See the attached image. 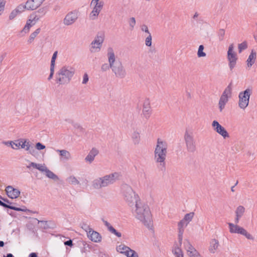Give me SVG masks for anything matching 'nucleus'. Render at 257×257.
I'll return each mask as SVG.
<instances>
[{
    "label": "nucleus",
    "instance_id": "aec40b11",
    "mask_svg": "<svg viewBox=\"0 0 257 257\" xmlns=\"http://www.w3.org/2000/svg\"><path fill=\"white\" fill-rule=\"evenodd\" d=\"M103 7V6L100 5L99 6L94 5L93 10L89 15L90 19L92 20H96L102 10Z\"/></svg>",
    "mask_w": 257,
    "mask_h": 257
},
{
    "label": "nucleus",
    "instance_id": "6ab92c4d",
    "mask_svg": "<svg viewBox=\"0 0 257 257\" xmlns=\"http://www.w3.org/2000/svg\"><path fill=\"white\" fill-rule=\"evenodd\" d=\"M188 224L187 223L186 221H184L183 219L179 222L178 224L179 232L178 239L180 244L182 243L183 234L184 232V228L187 226Z\"/></svg>",
    "mask_w": 257,
    "mask_h": 257
},
{
    "label": "nucleus",
    "instance_id": "412c9836",
    "mask_svg": "<svg viewBox=\"0 0 257 257\" xmlns=\"http://www.w3.org/2000/svg\"><path fill=\"white\" fill-rule=\"evenodd\" d=\"M56 152L59 153L61 161H68L71 159L70 153L66 150H56Z\"/></svg>",
    "mask_w": 257,
    "mask_h": 257
},
{
    "label": "nucleus",
    "instance_id": "052dcab7",
    "mask_svg": "<svg viewBox=\"0 0 257 257\" xmlns=\"http://www.w3.org/2000/svg\"><path fill=\"white\" fill-rule=\"evenodd\" d=\"M134 250L131 249L130 248V249H128L125 253L124 254L127 257H130L131 255V253L132 252H131V251H133Z\"/></svg>",
    "mask_w": 257,
    "mask_h": 257
},
{
    "label": "nucleus",
    "instance_id": "774afa93",
    "mask_svg": "<svg viewBox=\"0 0 257 257\" xmlns=\"http://www.w3.org/2000/svg\"><path fill=\"white\" fill-rule=\"evenodd\" d=\"M4 257H14V256L12 253H8L7 256H4Z\"/></svg>",
    "mask_w": 257,
    "mask_h": 257
},
{
    "label": "nucleus",
    "instance_id": "f3484780",
    "mask_svg": "<svg viewBox=\"0 0 257 257\" xmlns=\"http://www.w3.org/2000/svg\"><path fill=\"white\" fill-rule=\"evenodd\" d=\"M5 190L8 197L12 199L17 198L20 195V190L12 186H7Z\"/></svg>",
    "mask_w": 257,
    "mask_h": 257
},
{
    "label": "nucleus",
    "instance_id": "4d7b16f0",
    "mask_svg": "<svg viewBox=\"0 0 257 257\" xmlns=\"http://www.w3.org/2000/svg\"><path fill=\"white\" fill-rule=\"evenodd\" d=\"M36 148L38 150H41L44 149L45 146L40 143H37L36 144Z\"/></svg>",
    "mask_w": 257,
    "mask_h": 257
},
{
    "label": "nucleus",
    "instance_id": "5fc2aeb1",
    "mask_svg": "<svg viewBox=\"0 0 257 257\" xmlns=\"http://www.w3.org/2000/svg\"><path fill=\"white\" fill-rule=\"evenodd\" d=\"M88 80H89L88 75L86 73H85L84 74V75L83 76V80H82V83L83 84H86V83H87Z\"/></svg>",
    "mask_w": 257,
    "mask_h": 257
},
{
    "label": "nucleus",
    "instance_id": "a18cd8bd",
    "mask_svg": "<svg viewBox=\"0 0 257 257\" xmlns=\"http://www.w3.org/2000/svg\"><path fill=\"white\" fill-rule=\"evenodd\" d=\"M47 13V9L43 7L39 9L35 13H37L40 15V17H42L44 16Z\"/></svg>",
    "mask_w": 257,
    "mask_h": 257
},
{
    "label": "nucleus",
    "instance_id": "58836bf2",
    "mask_svg": "<svg viewBox=\"0 0 257 257\" xmlns=\"http://www.w3.org/2000/svg\"><path fill=\"white\" fill-rule=\"evenodd\" d=\"M231 93V84H229L224 90L221 96L226 97L228 99V97L230 96Z\"/></svg>",
    "mask_w": 257,
    "mask_h": 257
},
{
    "label": "nucleus",
    "instance_id": "bb28decb",
    "mask_svg": "<svg viewBox=\"0 0 257 257\" xmlns=\"http://www.w3.org/2000/svg\"><path fill=\"white\" fill-rule=\"evenodd\" d=\"M103 222L105 226L107 227L108 230L112 233L115 234L116 236L120 237L121 236V233L117 232L111 225L106 220H103Z\"/></svg>",
    "mask_w": 257,
    "mask_h": 257
},
{
    "label": "nucleus",
    "instance_id": "473e14b6",
    "mask_svg": "<svg viewBox=\"0 0 257 257\" xmlns=\"http://www.w3.org/2000/svg\"><path fill=\"white\" fill-rule=\"evenodd\" d=\"M245 212V208L241 205L238 206L235 211V216L241 217Z\"/></svg>",
    "mask_w": 257,
    "mask_h": 257
},
{
    "label": "nucleus",
    "instance_id": "6e6d98bb",
    "mask_svg": "<svg viewBox=\"0 0 257 257\" xmlns=\"http://www.w3.org/2000/svg\"><path fill=\"white\" fill-rule=\"evenodd\" d=\"M6 2L4 1H0V15H2V13L4 11Z\"/></svg>",
    "mask_w": 257,
    "mask_h": 257
},
{
    "label": "nucleus",
    "instance_id": "20e7f679",
    "mask_svg": "<svg viewBox=\"0 0 257 257\" xmlns=\"http://www.w3.org/2000/svg\"><path fill=\"white\" fill-rule=\"evenodd\" d=\"M121 175L117 172L110 173L94 179L91 182L93 189L100 190L106 188L120 179Z\"/></svg>",
    "mask_w": 257,
    "mask_h": 257
},
{
    "label": "nucleus",
    "instance_id": "393cba45",
    "mask_svg": "<svg viewBox=\"0 0 257 257\" xmlns=\"http://www.w3.org/2000/svg\"><path fill=\"white\" fill-rule=\"evenodd\" d=\"M28 168H30L31 167H33L34 168H36L42 172H44L46 170L47 167L45 164H37L34 162H31L30 164L27 166Z\"/></svg>",
    "mask_w": 257,
    "mask_h": 257
},
{
    "label": "nucleus",
    "instance_id": "79ce46f5",
    "mask_svg": "<svg viewBox=\"0 0 257 257\" xmlns=\"http://www.w3.org/2000/svg\"><path fill=\"white\" fill-rule=\"evenodd\" d=\"M247 47V43L246 42H243L239 44H238V52L240 53L243 50L246 49Z\"/></svg>",
    "mask_w": 257,
    "mask_h": 257
},
{
    "label": "nucleus",
    "instance_id": "7ed1b4c3",
    "mask_svg": "<svg viewBox=\"0 0 257 257\" xmlns=\"http://www.w3.org/2000/svg\"><path fill=\"white\" fill-rule=\"evenodd\" d=\"M107 57L108 62L110 65V69L116 78H124L126 75V72L122 62L120 60L116 61V56L114 50L112 47L107 49Z\"/></svg>",
    "mask_w": 257,
    "mask_h": 257
},
{
    "label": "nucleus",
    "instance_id": "f8f14e48",
    "mask_svg": "<svg viewBox=\"0 0 257 257\" xmlns=\"http://www.w3.org/2000/svg\"><path fill=\"white\" fill-rule=\"evenodd\" d=\"M184 140L188 152L194 153L196 150V147L193 136L188 132H186L184 135Z\"/></svg>",
    "mask_w": 257,
    "mask_h": 257
},
{
    "label": "nucleus",
    "instance_id": "7c9ffc66",
    "mask_svg": "<svg viewBox=\"0 0 257 257\" xmlns=\"http://www.w3.org/2000/svg\"><path fill=\"white\" fill-rule=\"evenodd\" d=\"M66 181L71 185H76L80 184V181L73 175H71L68 177L66 179Z\"/></svg>",
    "mask_w": 257,
    "mask_h": 257
},
{
    "label": "nucleus",
    "instance_id": "e433bc0d",
    "mask_svg": "<svg viewBox=\"0 0 257 257\" xmlns=\"http://www.w3.org/2000/svg\"><path fill=\"white\" fill-rule=\"evenodd\" d=\"M194 216V213L192 212H190L189 213H187L185 215L183 220L184 221H186L187 223H189L190 221H192L193 217Z\"/></svg>",
    "mask_w": 257,
    "mask_h": 257
},
{
    "label": "nucleus",
    "instance_id": "c03bdc74",
    "mask_svg": "<svg viewBox=\"0 0 257 257\" xmlns=\"http://www.w3.org/2000/svg\"><path fill=\"white\" fill-rule=\"evenodd\" d=\"M152 37L151 33H149L148 36L145 39V44L147 46L150 47L152 46Z\"/></svg>",
    "mask_w": 257,
    "mask_h": 257
},
{
    "label": "nucleus",
    "instance_id": "f704fd0d",
    "mask_svg": "<svg viewBox=\"0 0 257 257\" xmlns=\"http://www.w3.org/2000/svg\"><path fill=\"white\" fill-rule=\"evenodd\" d=\"M40 31H41L40 28H38L37 29H36L35 31V32L32 33L31 34V35L30 36V37H29V39L28 42L29 43H31L34 41L35 38L37 37V36L40 33Z\"/></svg>",
    "mask_w": 257,
    "mask_h": 257
},
{
    "label": "nucleus",
    "instance_id": "72a5a7b5",
    "mask_svg": "<svg viewBox=\"0 0 257 257\" xmlns=\"http://www.w3.org/2000/svg\"><path fill=\"white\" fill-rule=\"evenodd\" d=\"M15 10L20 14L22 12H23L25 10H30V9L29 7L28 8L27 6V3H26L25 5L23 4H20L17 7V8L15 9Z\"/></svg>",
    "mask_w": 257,
    "mask_h": 257
},
{
    "label": "nucleus",
    "instance_id": "4be33fe9",
    "mask_svg": "<svg viewBox=\"0 0 257 257\" xmlns=\"http://www.w3.org/2000/svg\"><path fill=\"white\" fill-rule=\"evenodd\" d=\"M99 152L96 148H92L85 158V161L91 164L94 160V158L98 154Z\"/></svg>",
    "mask_w": 257,
    "mask_h": 257
},
{
    "label": "nucleus",
    "instance_id": "0e129e2a",
    "mask_svg": "<svg viewBox=\"0 0 257 257\" xmlns=\"http://www.w3.org/2000/svg\"><path fill=\"white\" fill-rule=\"evenodd\" d=\"M190 257H201L200 254L198 253V252H197L196 253L192 254Z\"/></svg>",
    "mask_w": 257,
    "mask_h": 257
},
{
    "label": "nucleus",
    "instance_id": "f257e3e1",
    "mask_svg": "<svg viewBox=\"0 0 257 257\" xmlns=\"http://www.w3.org/2000/svg\"><path fill=\"white\" fill-rule=\"evenodd\" d=\"M133 212L135 217L142 222L145 226L151 228L153 226L152 215L147 205L141 201L136 202L134 208H133Z\"/></svg>",
    "mask_w": 257,
    "mask_h": 257
},
{
    "label": "nucleus",
    "instance_id": "2f4dec72",
    "mask_svg": "<svg viewBox=\"0 0 257 257\" xmlns=\"http://www.w3.org/2000/svg\"><path fill=\"white\" fill-rule=\"evenodd\" d=\"M34 25V23H33L32 24V21H31V20H29L27 22V24L26 25H25V27L23 28V29L21 31V33L22 34V33H25V34H26L27 33H28V32L29 31V30L30 29V28Z\"/></svg>",
    "mask_w": 257,
    "mask_h": 257
},
{
    "label": "nucleus",
    "instance_id": "5701e85b",
    "mask_svg": "<svg viewBox=\"0 0 257 257\" xmlns=\"http://www.w3.org/2000/svg\"><path fill=\"white\" fill-rule=\"evenodd\" d=\"M133 143L134 145H139L141 141L140 132L135 130L133 132L131 136Z\"/></svg>",
    "mask_w": 257,
    "mask_h": 257
},
{
    "label": "nucleus",
    "instance_id": "864d4df0",
    "mask_svg": "<svg viewBox=\"0 0 257 257\" xmlns=\"http://www.w3.org/2000/svg\"><path fill=\"white\" fill-rule=\"evenodd\" d=\"M90 5H96V6H99L100 5L101 6H103L104 2L101 1H100V0H92Z\"/></svg>",
    "mask_w": 257,
    "mask_h": 257
},
{
    "label": "nucleus",
    "instance_id": "cd10ccee",
    "mask_svg": "<svg viewBox=\"0 0 257 257\" xmlns=\"http://www.w3.org/2000/svg\"><path fill=\"white\" fill-rule=\"evenodd\" d=\"M0 205L4 207L5 208H9V209H13V210H14L16 211H18L26 212L27 210V209H26L25 208H21L17 207L8 205V204L5 203L4 202H2L1 200H0Z\"/></svg>",
    "mask_w": 257,
    "mask_h": 257
},
{
    "label": "nucleus",
    "instance_id": "49530a36",
    "mask_svg": "<svg viewBox=\"0 0 257 257\" xmlns=\"http://www.w3.org/2000/svg\"><path fill=\"white\" fill-rule=\"evenodd\" d=\"M57 54H58L57 51H55L53 53L52 57V59H51V65H50L51 67H55V60H56V59L57 56Z\"/></svg>",
    "mask_w": 257,
    "mask_h": 257
},
{
    "label": "nucleus",
    "instance_id": "1a4fd4ad",
    "mask_svg": "<svg viewBox=\"0 0 257 257\" xmlns=\"http://www.w3.org/2000/svg\"><path fill=\"white\" fill-rule=\"evenodd\" d=\"M105 35L103 32H99L95 36L94 40L91 42V52H97L100 51L102 44L104 41Z\"/></svg>",
    "mask_w": 257,
    "mask_h": 257
},
{
    "label": "nucleus",
    "instance_id": "338daca9",
    "mask_svg": "<svg viewBox=\"0 0 257 257\" xmlns=\"http://www.w3.org/2000/svg\"><path fill=\"white\" fill-rule=\"evenodd\" d=\"M198 14L197 13H195V14L194 15L193 17V18L194 19H196L198 17Z\"/></svg>",
    "mask_w": 257,
    "mask_h": 257
},
{
    "label": "nucleus",
    "instance_id": "0eeeda50",
    "mask_svg": "<svg viewBox=\"0 0 257 257\" xmlns=\"http://www.w3.org/2000/svg\"><path fill=\"white\" fill-rule=\"evenodd\" d=\"M251 92V89L247 88L239 93L238 106L241 109H244L248 106Z\"/></svg>",
    "mask_w": 257,
    "mask_h": 257
},
{
    "label": "nucleus",
    "instance_id": "a878e982",
    "mask_svg": "<svg viewBox=\"0 0 257 257\" xmlns=\"http://www.w3.org/2000/svg\"><path fill=\"white\" fill-rule=\"evenodd\" d=\"M256 57V53L253 50H252L247 59V65L248 67H250L255 62Z\"/></svg>",
    "mask_w": 257,
    "mask_h": 257
},
{
    "label": "nucleus",
    "instance_id": "6e6552de",
    "mask_svg": "<svg viewBox=\"0 0 257 257\" xmlns=\"http://www.w3.org/2000/svg\"><path fill=\"white\" fill-rule=\"evenodd\" d=\"M229 232L231 233L240 234L245 236L248 239L253 240V237L249 233H248L244 228L239 226L237 224L232 223H228Z\"/></svg>",
    "mask_w": 257,
    "mask_h": 257
},
{
    "label": "nucleus",
    "instance_id": "a19ab883",
    "mask_svg": "<svg viewBox=\"0 0 257 257\" xmlns=\"http://www.w3.org/2000/svg\"><path fill=\"white\" fill-rule=\"evenodd\" d=\"M204 48V46L202 45H201L199 46L198 50L197 52V56L198 57H203L206 56V53L203 52Z\"/></svg>",
    "mask_w": 257,
    "mask_h": 257
},
{
    "label": "nucleus",
    "instance_id": "ddd939ff",
    "mask_svg": "<svg viewBox=\"0 0 257 257\" xmlns=\"http://www.w3.org/2000/svg\"><path fill=\"white\" fill-rule=\"evenodd\" d=\"M233 44H231L229 45L227 51V59L229 61V66L231 70L235 67L237 59L236 53L233 51Z\"/></svg>",
    "mask_w": 257,
    "mask_h": 257
},
{
    "label": "nucleus",
    "instance_id": "09e8293b",
    "mask_svg": "<svg viewBox=\"0 0 257 257\" xmlns=\"http://www.w3.org/2000/svg\"><path fill=\"white\" fill-rule=\"evenodd\" d=\"M36 13H35V14H32L30 16V17H31L30 20H31V21H32V24L34 23V24L36 23V22L38 21L39 20L40 18H41V17H40L39 15H36Z\"/></svg>",
    "mask_w": 257,
    "mask_h": 257
},
{
    "label": "nucleus",
    "instance_id": "8fccbe9b",
    "mask_svg": "<svg viewBox=\"0 0 257 257\" xmlns=\"http://www.w3.org/2000/svg\"><path fill=\"white\" fill-rule=\"evenodd\" d=\"M110 68V65L109 63H108V64L104 63L101 66V70L102 72H106L107 70H108Z\"/></svg>",
    "mask_w": 257,
    "mask_h": 257
},
{
    "label": "nucleus",
    "instance_id": "423d86ee",
    "mask_svg": "<svg viewBox=\"0 0 257 257\" xmlns=\"http://www.w3.org/2000/svg\"><path fill=\"white\" fill-rule=\"evenodd\" d=\"M123 193L124 199L130 206H133L136 202L141 201L132 187L128 185H125L123 186Z\"/></svg>",
    "mask_w": 257,
    "mask_h": 257
},
{
    "label": "nucleus",
    "instance_id": "dca6fc26",
    "mask_svg": "<svg viewBox=\"0 0 257 257\" xmlns=\"http://www.w3.org/2000/svg\"><path fill=\"white\" fill-rule=\"evenodd\" d=\"M151 114V109L150 106V101L148 98H146L143 103L142 115L146 119H148Z\"/></svg>",
    "mask_w": 257,
    "mask_h": 257
},
{
    "label": "nucleus",
    "instance_id": "c756f323",
    "mask_svg": "<svg viewBox=\"0 0 257 257\" xmlns=\"http://www.w3.org/2000/svg\"><path fill=\"white\" fill-rule=\"evenodd\" d=\"M228 100V99L226 97H224V96H221L218 103L220 112H221L224 108L225 105L226 103L227 102Z\"/></svg>",
    "mask_w": 257,
    "mask_h": 257
},
{
    "label": "nucleus",
    "instance_id": "13d9d810",
    "mask_svg": "<svg viewBox=\"0 0 257 257\" xmlns=\"http://www.w3.org/2000/svg\"><path fill=\"white\" fill-rule=\"evenodd\" d=\"M54 69H55V67L50 66V73L48 78V80H51L53 78L54 73Z\"/></svg>",
    "mask_w": 257,
    "mask_h": 257
},
{
    "label": "nucleus",
    "instance_id": "2eb2a0df",
    "mask_svg": "<svg viewBox=\"0 0 257 257\" xmlns=\"http://www.w3.org/2000/svg\"><path fill=\"white\" fill-rule=\"evenodd\" d=\"M212 126L215 131L222 136L224 139L229 137V135L224 127L221 125L216 120H213Z\"/></svg>",
    "mask_w": 257,
    "mask_h": 257
},
{
    "label": "nucleus",
    "instance_id": "4468645a",
    "mask_svg": "<svg viewBox=\"0 0 257 257\" xmlns=\"http://www.w3.org/2000/svg\"><path fill=\"white\" fill-rule=\"evenodd\" d=\"M87 232V237L92 241L94 242H99L101 240V235L97 231L93 230L92 228L87 226L85 229Z\"/></svg>",
    "mask_w": 257,
    "mask_h": 257
},
{
    "label": "nucleus",
    "instance_id": "ea45409f",
    "mask_svg": "<svg viewBox=\"0 0 257 257\" xmlns=\"http://www.w3.org/2000/svg\"><path fill=\"white\" fill-rule=\"evenodd\" d=\"M44 172H45L47 177L50 179L55 180L57 179L58 178L57 176L54 173L49 170L47 168H46V170Z\"/></svg>",
    "mask_w": 257,
    "mask_h": 257
},
{
    "label": "nucleus",
    "instance_id": "c9c22d12",
    "mask_svg": "<svg viewBox=\"0 0 257 257\" xmlns=\"http://www.w3.org/2000/svg\"><path fill=\"white\" fill-rule=\"evenodd\" d=\"M172 252L176 257H183V252L181 249L179 247H175Z\"/></svg>",
    "mask_w": 257,
    "mask_h": 257
},
{
    "label": "nucleus",
    "instance_id": "603ef678",
    "mask_svg": "<svg viewBox=\"0 0 257 257\" xmlns=\"http://www.w3.org/2000/svg\"><path fill=\"white\" fill-rule=\"evenodd\" d=\"M225 35V30L224 29H220L218 32V37L220 41H222Z\"/></svg>",
    "mask_w": 257,
    "mask_h": 257
},
{
    "label": "nucleus",
    "instance_id": "69168bd1",
    "mask_svg": "<svg viewBox=\"0 0 257 257\" xmlns=\"http://www.w3.org/2000/svg\"><path fill=\"white\" fill-rule=\"evenodd\" d=\"M29 257H37V255L36 253L33 252L30 253Z\"/></svg>",
    "mask_w": 257,
    "mask_h": 257
},
{
    "label": "nucleus",
    "instance_id": "39448f33",
    "mask_svg": "<svg viewBox=\"0 0 257 257\" xmlns=\"http://www.w3.org/2000/svg\"><path fill=\"white\" fill-rule=\"evenodd\" d=\"M75 74V69L70 66H63L56 73L55 76L56 83L60 85L68 84Z\"/></svg>",
    "mask_w": 257,
    "mask_h": 257
},
{
    "label": "nucleus",
    "instance_id": "680f3d73",
    "mask_svg": "<svg viewBox=\"0 0 257 257\" xmlns=\"http://www.w3.org/2000/svg\"><path fill=\"white\" fill-rule=\"evenodd\" d=\"M132 252L131 255L130 257H139L138 253L135 251H131Z\"/></svg>",
    "mask_w": 257,
    "mask_h": 257
},
{
    "label": "nucleus",
    "instance_id": "9b49d317",
    "mask_svg": "<svg viewBox=\"0 0 257 257\" xmlns=\"http://www.w3.org/2000/svg\"><path fill=\"white\" fill-rule=\"evenodd\" d=\"M79 16L78 10H73L68 13L63 19V24L65 26H70L75 23Z\"/></svg>",
    "mask_w": 257,
    "mask_h": 257
},
{
    "label": "nucleus",
    "instance_id": "f03ea898",
    "mask_svg": "<svg viewBox=\"0 0 257 257\" xmlns=\"http://www.w3.org/2000/svg\"><path fill=\"white\" fill-rule=\"evenodd\" d=\"M168 145L167 142L161 138H158L154 150V160L158 164V167L161 171L166 169V159L168 153Z\"/></svg>",
    "mask_w": 257,
    "mask_h": 257
},
{
    "label": "nucleus",
    "instance_id": "3c124183",
    "mask_svg": "<svg viewBox=\"0 0 257 257\" xmlns=\"http://www.w3.org/2000/svg\"><path fill=\"white\" fill-rule=\"evenodd\" d=\"M140 28H141V30L142 31L145 32L148 35H149V33H150V32L149 30L148 27L146 25H145V24L142 25L140 27Z\"/></svg>",
    "mask_w": 257,
    "mask_h": 257
},
{
    "label": "nucleus",
    "instance_id": "a211bd4d",
    "mask_svg": "<svg viewBox=\"0 0 257 257\" xmlns=\"http://www.w3.org/2000/svg\"><path fill=\"white\" fill-rule=\"evenodd\" d=\"M45 0H28L26 2L27 3L28 8L30 9V11L36 10L39 8Z\"/></svg>",
    "mask_w": 257,
    "mask_h": 257
},
{
    "label": "nucleus",
    "instance_id": "de8ad7c7",
    "mask_svg": "<svg viewBox=\"0 0 257 257\" xmlns=\"http://www.w3.org/2000/svg\"><path fill=\"white\" fill-rule=\"evenodd\" d=\"M20 14L15 10V9L13 10L9 15V19L10 20H13L18 15Z\"/></svg>",
    "mask_w": 257,
    "mask_h": 257
},
{
    "label": "nucleus",
    "instance_id": "b1692460",
    "mask_svg": "<svg viewBox=\"0 0 257 257\" xmlns=\"http://www.w3.org/2000/svg\"><path fill=\"white\" fill-rule=\"evenodd\" d=\"M219 241L213 239L210 241V245L209 246V251L212 253H214L219 246Z\"/></svg>",
    "mask_w": 257,
    "mask_h": 257
},
{
    "label": "nucleus",
    "instance_id": "e2e57ef3",
    "mask_svg": "<svg viewBox=\"0 0 257 257\" xmlns=\"http://www.w3.org/2000/svg\"><path fill=\"white\" fill-rule=\"evenodd\" d=\"M240 217H239V216H235V219H234V222H235V224H237L238 223H239V220L240 219Z\"/></svg>",
    "mask_w": 257,
    "mask_h": 257
},
{
    "label": "nucleus",
    "instance_id": "c85d7f7f",
    "mask_svg": "<svg viewBox=\"0 0 257 257\" xmlns=\"http://www.w3.org/2000/svg\"><path fill=\"white\" fill-rule=\"evenodd\" d=\"M185 248L189 256L198 252L189 241L187 242Z\"/></svg>",
    "mask_w": 257,
    "mask_h": 257
},
{
    "label": "nucleus",
    "instance_id": "37998d69",
    "mask_svg": "<svg viewBox=\"0 0 257 257\" xmlns=\"http://www.w3.org/2000/svg\"><path fill=\"white\" fill-rule=\"evenodd\" d=\"M136 24V19L134 17L131 18L128 20V24L131 30H133Z\"/></svg>",
    "mask_w": 257,
    "mask_h": 257
},
{
    "label": "nucleus",
    "instance_id": "4c0bfd02",
    "mask_svg": "<svg viewBox=\"0 0 257 257\" xmlns=\"http://www.w3.org/2000/svg\"><path fill=\"white\" fill-rule=\"evenodd\" d=\"M116 249H117V251H119L121 253H123L124 254L125 253L126 251L128 249H130V247L127 246H125L124 244H120V245H118V246H117Z\"/></svg>",
    "mask_w": 257,
    "mask_h": 257
},
{
    "label": "nucleus",
    "instance_id": "bf43d9fd",
    "mask_svg": "<svg viewBox=\"0 0 257 257\" xmlns=\"http://www.w3.org/2000/svg\"><path fill=\"white\" fill-rule=\"evenodd\" d=\"M64 244L65 245H68V246H72L73 243H72V240L69 239V240L64 242Z\"/></svg>",
    "mask_w": 257,
    "mask_h": 257
},
{
    "label": "nucleus",
    "instance_id": "9d476101",
    "mask_svg": "<svg viewBox=\"0 0 257 257\" xmlns=\"http://www.w3.org/2000/svg\"><path fill=\"white\" fill-rule=\"evenodd\" d=\"M8 143L11 145L13 149H17L19 147H21L23 149H25L27 151H29V152L31 154H33V153L35 151V150L33 148H31V145L29 142H27L26 140H18L16 142L11 141L6 143L5 144L7 145Z\"/></svg>",
    "mask_w": 257,
    "mask_h": 257
}]
</instances>
